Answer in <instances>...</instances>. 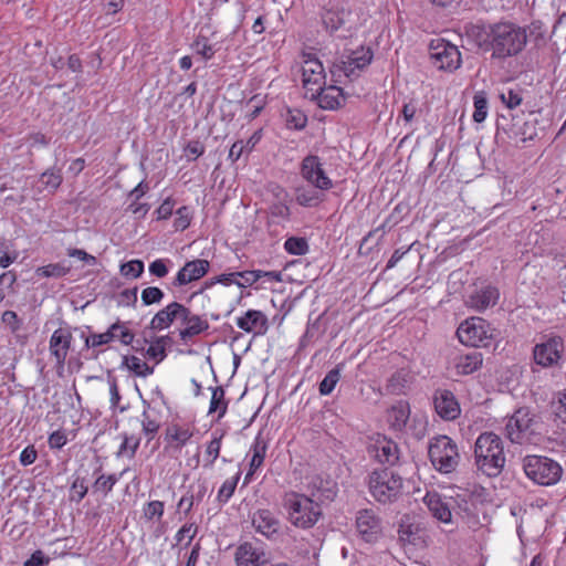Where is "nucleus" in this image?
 <instances>
[{
	"instance_id": "0eeeda50",
	"label": "nucleus",
	"mask_w": 566,
	"mask_h": 566,
	"mask_svg": "<svg viewBox=\"0 0 566 566\" xmlns=\"http://www.w3.org/2000/svg\"><path fill=\"white\" fill-rule=\"evenodd\" d=\"M373 56L370 48L360 46L333 61L329 69L331 74L333 77L340 75L348 78L356 77L361 70L370 64Z\"/></svg>"
},
{
	"instance_id": "393cba45",
	"label": "nucleus",
	"mask_w": 566,
	"mask_h": 566,
	"mask_svg": "<svg viewBox=\"0 0 566 566\" xmlns=\"http://www.w3.org/2000/svg\"><path fill=\"white\" fill-rule=\"evenodd\" d=\"M500 297L499 290L492 285H485L481 289H476L472 294L469 295L467 304L478 311L482 312L491 306H494Z\"/></svg>"
},
{
	"instance_id": "6ab92c4d",
	"label": "nucleus",
	"mask_w": 566,
	"mask_h": 566,
	"mask_svg": "<svg viewBox=\"0 0 566 566\" xmlns=\"http://www.w3.org/2000/svg\"><path fill=\"white\" fill-rule=\"evenodd\" d=\"M187 306L179 302H171L159 310L151 318L149 327L153 331H163L170 327L176 321L187 317Z\"/></svg>"
},
{
	"instance_id": "cd10ccee",
	"label": "nucleus",
	"mask_w": 566,
	"mask_h": 566,
	"mask_svg": "<svg viewBox=\"0 0 566 566\" xmlns=\"http://www.w3.org/2000/svg\"><path fill=\"white\" fill-rule=\"evenodd\" d=\"M193 436V429L188 426H180L178 423H171L167 427L165 432V441L167 447L175 451H181V449L190 441Z\"/></svg>"
},
{
	"instance_id": "3c124183",
	"label": "nucleus",
	"mask_w": 566,
	"mask_h": 566,
	"mask_svg": "<svg viewBox=\"0 0 566 566\" xmlns=\"http://www.w3.org/2000/svg\"><path fill=\"white\" fill-rule=\"evenodd\" d=\"M239 478L240 475L237 474L234 478L228 479L222 483L217 495V499L220 503H227L233 495Z\"/></svg>"
},
{
	"instance_id": "c03bdc74",
	"label": "nucleus",
	"mask_w": 566,
	"mask_h": 566,
	"mask_svg": "<svg viewBox=\"0 0 566 566\" xmlns=\"http://www.w3.org/2000/svg\"><path fill=\"white\" fill-rule=\"evenodd\" d=\"M473 120L476 123H482L486 118L488 115V99L483 92H478L473 97Z\"/></svg>"
},
{
	"instance_id": "79ce46f5",
	"label": "nucleus",
	"mask_w": 566,
	"mask_h": 566,
	"mask_svg": "<svg viewBox=\"0 0 566 566\" xmlns=\"http://www.w3.org/2000/svg\"><path fill=\"white\" fill-rule=\"evenodd\" d=\"M69 272L70 268L65 266L63 263H51L35 270L36 275L42 277H62Z\"/></svg>"
},
{
	"instance_id": "4be33fe9",
	"label": "nucleus",
	"mask_w": 566,
	"mask_h": 566,
	"mask_svg": "<svg viewBox=\"0 0 566 566\" xmlns=\"http://www.w3.org/2000/svg\"><path fill=\"white\" fill-rule=\"evenodd\" d=\"M433 406L436 412L443 420H454L461 413L460 405L452 391L438 389L433 394Z\"/></svg>"
},
{
	"instance_id": "338daca9",
	"label": "nucleus",
	"mask_w": 566,
	"mask_h": 566,
	"mask_svg": "<svg viewBox=\"0 0 566 566\" xmlns=\"http://www.w3.org/2000/svg\"><path fill=\"white\" fill-rule=\"evenodd\" d=\"M306 122H307L306 116L298 111L295 113L290 112L289 116L286 118L287 126L290 128H294L297 130L303 129L306 125Z\"/></svg>"
},
{
	"instance_id": "4d7b16f0",
	"label": "nucleus",
	"mask_w": 566,
	"mask_h": 566,
	"mask_svg": "<svg viewBox=\"0 0 566 566\" xmlns=\"http://www.w3.org/2000/svg\"><path fill=\"white\" fill-rule=\"evenodd\" d=\"M140 441H142V439L139 436L124 434V440L119 447V453H126L127 451H129V457L130 458L134 457L139 444H140Z\"/></svg>"
},
{
	"instance_id": "4468645a",
	"label": "nucleus",
	"mask_w": 566,
	"mask_h": 566,
	"mask_svg": "<svg viewBox=\"0 0 566 566\" xmlns=\"http://www.w3.org/2000/svg\"><path fill=\"white\" fill-rule=\"evenodd\" d=\"M356 530L363 541L375 543L382 533L381 521L373 510H360L356 514Z\"/></svg>"
},
{
	"instance_id": "6e6552de",
	"label": "nucleus",
	"mask_w": 566,
	"mask_h": 566,
	"mask_svg": "<svg viewBox=\"0 0 566 566\" xmlns=\"http://www.w3.org/2000/svg\"><path fill=\"white\" fill-rule=\"evenodd\" d=\"M459 340L471 347H488L493 339V329L481 317L465 319L457 329Z\"/></svg>"
},
{
	"instance_id": "864d4df0",
	"label": "nucleus",
	"mask_w": 566,
	"mask_h": 566,
	"mask_svg": "<svg viewBox=\"0 0 566 566\" xmlns=\"http://www.w3.org/2000/svg\"><path fill=\"white\" fill-rule=\"evenodd\" d=\"M197 532L198 526L195 523H186L176 533L175 541L177 544H180L185 538H187L188 541L185 546H188L197 535Z\"/></svg>"
},
{
	"instance_id": "9d476101",
	"label": "nucleus",
	"mask_w": 566,
	"mask_h": 566,
	"mask_svg": "<svg viewBox=\"0 0 566 566\" xmlns=\"http://www.w3.org/2000/svg\"><path fill=\"white\" fill-rule=\"evenodd\" d=\"M300 175L315 189L328 191L333 188V180L327 176L322 159L316 155H307L302 159Z\"/></svg>"
},
{
	"instance_id": "a19ab883",
	"label": "nucleus",
	"mask_w": 566,
	"mask_h": 566,
	"mask_svg": "<svg viewBox=\"0 0 566 566\" xmlns=\"http://www.w3.org/2000/svg\"><path fill=\"white\" fill-rule=\"evenodd\" d=\"M114 340H119L123 345H130L134 342L135 334L126 326V323L117 321L111 325Z\"/></svg>"
},
{
	"instance_id": "e433bc0d",
	"label": "nucleus",
	"mask_w": 566,
	"mask_h": 566,
	"mask_svg": "<svg viewBox=\"0 0 566 566\" xmlns=\"http://www.w3.org/2000/svg\"><path fill=\"white\" fill-rule=\"evenodd\" d=\"M228 401L226 400V392L222 387L212 389V395L209 405V413L218 412V420H220L227 412Z\"/></svg>"
},
{
	"instance_id": "5701e85b",
	"label": "nucleus",
	"mask_w": 566,
	"mask_h": 566,
	"mask_svg": "<svg viewBox=\"0 0 566 566\" xmlns=\"http://www.w3.org/2000/svg\"><path fill=\"white\" fill-rule=\"evenodd\" d=\"M237 326L245 333L262 336L269 329V321L263 312L249 310L237 318Z\"/></svg>"
},
{
	"instance_id": "473e14b6",
	"label": "nucleus",
	"mask_w": 566,
	"mask_h": 566,
	"mask_svg": "<svg viewBox=\"0 0 566 566\" xmlns=\"http://www.w3.org/2000/svg\"><path fill=\"white\" fill-rule=\"evenodd\" d=\"M483 363V357L480 352H471L464 355H459L454 360V368L457 375H470L476 371Z\"/></svg>"
},
{
	"instance_id": "f3484780",
	"label": "nucleus",
	"mask_w": 566,
	"mask_h": 566,
	"mask_svg": "<svg viewBox=\"0 0 566 566\" xmlns=\"http://www.w3.org/2000/svg\"><path fill=\"white\" fill-rule=\"evenodd\" d=\"M251 523L254 531L268 539H276L281 530V522L275 514L268 509L253 512Z\"/></svg>"
},
{
	"instance_id": "603ef678",
	"label": "nucleus",
	"mask_w": 566,
	"mask_h": 566,
	"mask_svg": "<svg viewBox=\"0 0 566 566\" xmlns=\"http://www.w3.org/2000/svg\"><path fill=\"white\" fill-rule=\"evenodd\" d=\"M114 334L112 333L111 326L104 333L92 334L85 339L86 347H98L102 345L109 344L114 340Z\"/></svg>"
},
{
	"instance_id": "37998d69",
	"label": "nucleus",
	"mask_w": 566,
	"mask_h": 566,
	"mask_svg": "<svg viewBox=\"0 0 566 566\" xmlns=\"http://www.w3.org/2000/svg\"><path fill=\"white\" fill-rule=\"evenodd\" d=\"M165 512V504L161 501L155 500L147 502L143 507V516L147 521L159 522Z\"/></svg>"
},
{
	"instance_id": "f257e3e1",
	"label": "nucleus",
	"mask_w": 566,
	"mask_h": 566,
	"mask_svg": "<svg viewBox=\"0 0 566 566\" xmlns=\"http://www.w3.org/2000/svg\"><path fill=\"white\" fill-rule=\"evenodd\" d=\"M314 478L311 482L312 496L297 492H287L283 496V507L286 511L289 522L298 528L313 527L322 516V509L317 501L332 500L335 496L334 483Z\"/></svg>"
},
{
	"instance_id": "b1692460",
	"label": "nucleus",
	"mask_w": 566,
	"mask_h": 566,
	"mask_svg": "<svg viewBox=\"0 0 566 566\" xmlns=\"http://www.w3.org/2000/svg\"><path fill=\"white\" fill-rule=\"evenodd\" d=\"M423 503L434 518L444 524L452 523L451 505L439 493L427 492L423 496Z\"/></svg>"
},
{
	"instance_id": "2f4dec72",
	"label": "nucleus",
	"mask_w": 566,
	"mask_h": 566,
	"mask_svg": "<svg viewBox=\"0 0 566 566\" xmlns=\"http://www.w3.org/2000/svg\"><path fill=\"white\" fill-rule=\"evenodd\" d=\"M375 458L384 464L394 465L399 460V449L396 442L387 439L378 440L375 446Z\"/></svg>"
},
{
	"instance_id": "dca6fc26",
	"label": "nucleus",
	"mask_w": 566,
	"mask_h": 566,
	"mask_svg": "<svg viewBox=\"0 0 566 566\" xmlns=\"http://www.w3.org/2000/svg\"><path fill=\"white\" fill-rule=\"evenodd\" d=\"M235 566H273L269 553L250 542L240 544L234 552Z\"/></svg>"
},
{
	"instance_id": "6e6d98bb",
	"label": "nucleus",
	"mask_w": 566,
	"mask_h": 566,
	"mask_svg": "<svg viewBox=\"0 0 566 566\" xmlns=\"http://www.w3.org/2000/svg\"><path fill=\"white\" fill-rule=\"evenodd\" d=\"M193 51L205 57L206 60H210L214 55L213 46L208 42L206 38H198L192 44Z\"/></svg>"
},
{
	"instance_id": "1a4fd4ad",
	"label": "nucleus",
	"mask_w": 566,
	"mask_h": 566,
	"mask_svg": "<svg viewBox=\"0 0 566 566\" xmlns=\"http://www.w3.org/2000/svg\"><path fill=\"white\" fill-rule=\"evenodd\" d=\"M535 418L527 408L517 409L509 419L505 430L513 443L523 444L531 441L535 432Z\"/></svg>"
},
{
	"instance_id": "c756f323",
	"label": "nucleus",
	"mask_w": 566,
	"mask_h": 566,
	"mask_svg": "<svg viewBox=\"0 0 566 566\" xmlns=\"http://www.w3.org/2000/svg\"><path fill=\"white\" fill-rule=\"evenodd\" d=\"M410 417V406L405 400H399L387 411V421L391 429L402 431Z\"/></svg>"
},
{
	"instance_id": "58836bf2",
	"label": "nucleus",
	"mask_w": 566,
	"mask_h": 566,
	"mask_svg": "<svg viewBox=\"0 0 566 566\" xmlns=\"http://www.w3.org/2000/svg\"><path fill=\"white\" fill-rule=\"evenodd\" d=\"M284 250L292 255H305L310 247L305 238L291 237L285 240Z\"/></svg>"
},
{
	"instance_id": "c9c22d12",
	"label": "nucleus",
	"mask_w": 566,
	"mask_h": 566,
	"mask_svg": "<svg viewBox=\"0 0 566 566\" xmlns=\"http://www.w3.org/2000/svg\"><path fill=\"white\" fill-rule=\"evenodd\" d=\"M62 180L63 178L60 170L48 169L38 180L39 190H46L52 193L61 186Z\"/></svg>"
},
{
	"instance_id": "9b49d317",
	"label": "nucleus",
	"mask_w": 566,
	"mask_h": 566,
	"mask_svg": "<svg viewBox=\"0 0 566 566\" xmlns=\"http://www.w3.org/2000/svg\"><path fill=\"white\" fill-rule=\"evenodd\" d=\"M303 87L305 92H317L321 90L319 85L326 84V74L323 63L317 59L313 52L303 51L301 54Z\"/></svg>"
},
{
	"instance_id": "e2e57ef3",
	"label": "nucleus",
	"mask_w": 566,
	"mask_h": 566,
	"mask_svg": "<svg viewBox=\"0 0 566 566\" xmlns=\"http://www.w3.org/2000/svg\"><path fill=\"white\" fill-rule=\"evenodd\" d=\"M205 153V145L200 140H191L185 148L188 160H196Z\"/></svg>"
},
{
	"instance_id": "f704fd0d",
	"label": "nucleus",
	"mask_w": 566,
	"mask_h": 566,
	"mask_svg": "<svg viewBox=\"0 0 566 566\" xmlns=\"http://www.w3.org/2000/svg\"><path fill=\"white\" fill-rule=\"evenodd\" d=\"M127 470L122 471L117 474H99L96 476L95 482L92 485L93 493H102L106 496L109 492H112L115 484L119 481V479L125 474Z\"/></svg>"
},
{
	"instance_id": "de8ad7c7",
	"label": "nucleus",
	"mask_w": 566,
	"mask_h": 566,
	"mask_svg": "<svg viewBox=\"0 0 566 566\" xmlns=\"http://www.w3.org/2000/svg\"><path fill=\"white\" fill-rule=\"evenodd\" d=\"M212 440L208 443L206 455H207V462L205 463V467H212L214 461L218 459L220 454L221 449V440L223 434L217 436V432L212 433Z\"/></svg>"
},
{
	"instance_id": "aec40b11",
	"label": "nucleus",
	"mask_w": 566,
	"mask_h": 566,
	"mask_svg": "<svg viewBox=\"0 0 566 566\" xmlns=\"http://www.w3.org/2000/svg\"><path fill=\"white\" fill-rule=\"evenodd\" d=\"M319 86L321 90H317V92L307 91L305 94L310 99L316 101L321 108L334 111L344 104L345 96L340 87L336 85L326 86V84Z\"/></svg>"
},
{
	"instance_id": "7ed1b4c3",
	"label": "nucleus",
	"mask_w": 566,
	"mask_h": 566,
	"mask_svg": "<svg viewBox=\"0 0 566 566\" xmlns=\"http://www.w3.org/2000/svg\"><path fill=\"white\" fill-rule=\"evenodd\" d=\"M527 43V34L524 28L512 22L495 23L493 34L492 56L506 59L517 55Z\"/></svg>"
},
{
	"instance_id": "5fc2aeb1",
	"label": "nucleus",
	"mask_w": 566,
	"mask_h": 566,
	"mask_svg": "<svg viewBox=\"0 0 566 566\" xmlns=\"http://www.w3.org/2000/svg\"><path fill=\"white\" fill-rule=\"evenodd\" d=\"M17 282V274L13 271L3 272L0 275V303L6 298L7 291L12 290Z\"/></svg>"
},
{
	"instance_id": "bf43d9fd",
	"label": "nucleus",
	"mask_w": 566,
	"mask_h": 566,
	"mask_svg": "<svg viewBox=\"0 0 566 566\" xmlns=\"http://www.w3.org/2000/svg\"><path fill=\"white\" fill-rule=\"evenodd\" d=\"M167 338L168 337L157 338L156 342L147 348L146 354L158 361L163 360L166 357L165 344Z\"/></svg>"
},
{
	"instance_id": "13d9d810",
	"label": "nucleus",
	"mask_w": 566,
	"mask_h": 566,
	"mask_svg": "<svg viewBox=\"0 0 566 566\" xmlns=\"http://www.w3.org/2000/svg\"><path fill=\"white\" fill-rule=\"evenodd\" d=\"M406 381V374L403 371H397L388 379L387 390L391 394H400Z\"/></svg>"
},
{
	"instance_id": "a211bd4d",
	"label": "nucleus",
	"mask_w": 566,
	"mask_h": 566,
	"mask_svg": "<svg viewBox=\"0 0 566 566\" xmlns=\"http://www.w3.org/2000/svg\"><path fill=\"white\" fill-rule=\"evenodd\" d=\"M210 270V262L206 259H195L187 261L178 271L171 282L175 287L186 286L195 281L202 279Z\"/></svg>"
},
{
	"instance_id": "8fccbe9b",
	"label": "nucleus",
	"mask_w": 566,
	"mask_h": 566,
	"mask_svg": "<svg viewBox=\"0 0 566 566\" xmlns=\"http://www.w3.org/2000/svg\"><path fill=\"white\" fill-rule=\"evenodd\" d=\"M144 272V262L142 260H130L120 265V274L125 277L137 279Z\"/></svg>"
},
{
	"instance_id": "680f3d73",
	"label": "nucleus",
	"mask_w": 566,
	"mask_h": 566,
	"mask_svg": "<svg viewBox=\"0 0 566 566\" xmlns=\"http://www.w3.org/2000/svg\"><path fill=\"white\" fill-rule=\"evenodd\" d=\"M500 98L510 109L520 106L522 103V96L520 92L514 90H509L507 92L501 93Z\"/></svg>"
},
{
	"instance_id": "a18cd8bd",
	"label": "nucleus",
	"mask_w": 566,
	"mask_h": 566,
	"mask_svg": "<svg viewBox=\"0 0 566 566\" xmlns=\"http://www.w3.org/2000/svg\"><path fill=\"white\" fill-rule=\"evenodd\" d=\"M88 488L85 478L76 476L70 488V501L80 503L87 494Z\"/></svg>"
},
{
	"instance_id": "f03ea898",
	"label": "nucleus",
	"mask_w": 566,
	"mask_h": 566,
	"mask_svg": "<svg viewBox=\"0 0 566 566\" xmlns=\"http://www.w3.org/2000/svg\"><path fill=\"white\" fill-rule=\"evenodd\" d=\"M474 460L479 471L488 476H497L505 465L502 439L493 432L481 433L474 443Z\"/></svg>"
},
{
	"instance_id": "774afa93",
	"label": "nucleus",
	"mask_w": 566,
	"mask_h": 566,
	"mask_svg": "<svg viewBox=\"0 0 566 566\" xmlns=\"http://www.w3.org/2000/svg\"><path fill=\"white\" fill-rule=\"evenodd\" d=\"M175 201L168 197L155 211L158 220H166L174 213Z\"/></svg>"
},
{
	"instance_id": "20e7f679",
	"label": "nucleus",
	"mask_w": 566,
	"mask_h": 566,
	"mask_svg": "<svg viewBox=\"0 0 566 566\" xmlns=\"http://www.w3.org/2000/svg\"><path fill=\"white\" fill-rule=\"evenodd\" d=\"M371 496L381 504L395 502L402 490V478L388 468L376 469L368 476Z\"/></svg>"
},
{
	"instance_id": "bb28decb",
	"label": "nucleus",
	"mask_w": 566,
	"mask_h": 566,
	"mask_svg": "<svg viewBox=\"0 0 566 566\" xmlns=\"http://www.w3.org/2000/svg\"><path fill=\"white\" fill-rule=\"evenodd\" d=\"M268 450V442L265 438L262 436L261 432L256 434L254 438V441L250 448V453L252 454L250 464H249V471L247 472L244 476V484H248L252 481L254 473L258 469H260L263 465L265 454Z\"/></svg>"
},
{
	"instance_id": "72a5a7b5",
	"label": "nucleus",
	"mask_w": 566,
	"mask_h": 566,
	"mask_svg": "<svg viewBox=\"0 0 566 566\" xmlns=\"http://www.w3.org/2000/svg\"><path fill=\"white\" fill-rule=\"evenodd\" d=\"M323 192L315 188L298 187L295 191V199L302 207H316L324 200Z\"/></svg>"
},
{
	"instance_id": "49530a36",
	"label": "nucleus",
	"mask_w": 566,
	"mask_h": 566,
	"mask_svg": "<svg viewBox=\"0 0 566 566\" xmlns=\"http://www.w3.org/2000/svg\"><path fill=\"white\" fill-rule=\"evenodd\" d=\"M192 220V210L188 206H182L177 209L176 218L174 220V228L176 231L186 230Z\"/></svg>"
},
{
	"instance_id": "4c0bfd02",
	"label": "nucleus",
	"mask_w": 566,
	"mask_h": 566,
	"mask_svg": "<svg viewBox=\"0 0 566 566\" xmlns=\"http://www.w3.org/2000/svg\"><path fill=\"white\" fill-rule=\"evenodd\" d=\"M123 365L139 377H147L154 373V367L137 356H124Z\"/></svg>"
},
{
	"instance_id": "7c9ffc66",
	"label": "nucleus",
	"mask_w": 566,
	"mask_h": 566,
	"mask_svg": "<svg viewBox=\"0 0 566 566\" xmlns=\"http://www.w3.org/2000/svg\"><path fill=\"white\" fill-rule=\"evenodd\" d=\"M144 411L142 413V430L148 441L153 440L160 429L158 412L150 407L147 400L143 399Z\"/></svg>"
},
{
	"instance_id": "ea45409f",
	"label": "nucleus",
	"mask_w": 566,
	"mask_h": 566,
	"mask_svg": "<svg viewBox=\"0 0 566 566\" xmlns=\"http://www.w3.org/2000/svg\"><path fill=\"white\" fill-rule=\"evenodd\" d=\"M340 379V369L339 367H335L332 370H329L326 376L323 378V380L319 382V394L322 396H327L332 394V391L335 389L337 382Z\"/></svg>"
},
{
	"instance_id": "09e8293b",
	"label": "nucleus",
	"mask_w": 566,
	"mask_h": 566,
	"mask_svg": "<svg viewBox=\"0 0 566 566\" xmlns=\"http://www.w3.org/2000/svg\"><path fill=\"white\" fill-rule=\"evenodd\" d=\"M165 297V293L157 286H148L142 291V303L145 306L159 304Z\"/></svg>"
},
{
	"instance_id": "ddd939ff",
	"label": "nucleus",
	"mask_w": 566,
	"mask_h": 566,
	"mask_svg": "<svg viewBox=\"0 0 566 566\" xmlns=\"http://www.w3.org/2000/svg\"><path fill=\"white\" fill-rule=\"evenodd\" d=\"M564 352V343L560 337H548L536 344L533 348V358L536 365L543 368L558 365Z\"/></svg>"
},
{
	"instance_id": "c85d7f7f",
	"label": "nucleus",
	"mask_w": 566,
	"mask_h": 566,
	"mask_svg": "<svg viewBox=\"0 0 566 566\" xmlns=\"http://www.w3.org/2000/svg\"><path fill=\"white\" fill-rule=\"evenodd\" d=\"M186 316L187 317L181 318V323L185 324L186 327L179 331V337L182 342H188L209 328L208 321L200 315L193 314L189 307H187Z\"/></svg>"
},
{
	"instance_id": "423d86ee",
	"label": "nucleus",
	"mask_w": 566,
	"mask_h": 566,
	"mask_svg": "<svg viewBox=\"0 0 566 566\" xmlns=\"http://www.w3.org/2000/svg\"><path fill=\"white\" fill-rule=\"evenodd\" d=\"M524 472L539 485H553L562 475V467L558 462L542 455H528L524 459Z\"/></svg>"
},
{
	"instance_id": "f8f14e48",
	"label": "nucleus",
	"mask_w": 566,
	"mask_h": 566,
	"mask_svg": "<svg viewBox=\"0 0 566 566\" xmlns=\"http://www.w3.org/2000/svg\"><path fill=\"white\" fill-rule=\"evenodd\" d=\"M430 59L432 64L443 71H455L461 65V53L459 49L444 40H437L431 43Z\"/></svg>"
},
{
	"instance_id": "2eb2a0df",
	"label": "nucleus",
	"mask_w": 566,
	"mask_h": 566,
	"mask_svg": "<svg viewBox=\"0 0 566 566\" xmlns=\"http://www.w3.org/2000/svg\"><path fill=\"white\" fill-rule=\"evenodd\" d=\"M350 12L343 8L326 9L322 14V22L331 35L340 39L352 36V29L347 27Z\"/></svg>"
},
{
	"instance_id": "412c9836",
	"label": "nucleus",
	"mask_w": 566,
	"mask_h": 566,
	"mask_svg": "<svg viewBox=\"0 0 566 566\" xmlns=\"http://www.w3.org/2000/svg\"><path fill=\"white\" fill-rule=\"evenodd\" d=\"M72 340L73 335L67 327H60L55 329L50 337V354L55 359L56 366L60 368L65 364Z\"/></svg>"
},
{
	"instance_id": "39448f33",
	"label": "nucleus",
	"mask_w": 566,
	"mask_h": 566,
	"mask_svg": "<svg viewBox=\"0 0 566 566\" xmlns=\"http://www.w3.org/2000/svg\"><path fill=\"white\" fill-rule=\"evenodd\" d=\"M428 453L433 468L442 474L455 471L459 465L460 454L458 446L447 436L432 438L429 443Z\"/></svg>"
},
{
	"instance_id": "69168bd1",
	"label": "nucleus",
	"mask_w": 566,
	"mask_h": 566,
	"mask_svg": "<svg viewBox=\"0 0 566 566\" xmlns=\"http://www.w3.org/2000/svg\"><path fill=\"white\" fill-rule=\"evenodd\" d=\"M453 501L457 503L458 507L467 515L473 514L474 504L470 494H458Z\"/></svg>"
},
{
	"instance_id": "a878e982",
	"label": "nucleus",
	"mask_w": 566,
	"mask_h": 566,
	"mask_svg": "<svg viewBox=\"0 0 566 566\" xmlns=\"http://www.w3.org/2000/svg\"><path fill=\"white\" fill-rule=\"evenodd\" d=\"M495 23H471L465 27L467 35L483 51H492Z\"/></svg>"
},
{
	"instance_id": "052dcab7",
	"label": "nucleus",
	"mask_w": 566,
	"mask_h": 566,
	"mask_svg": "<svg viewBox=\"0 0 566 566\" xmlns=\"http://www.w3.org/2000/svg\"><path fill=\"white\" fill-rule=\"evenodd\" d=\"M138 289H126L118 294L117 303L119 306H135L137 303Z\"/></svg>"
},
{
	"instance_id": "0e129e2a",
	"label": "nucleus",
	"mask_w": 566,
	"mask_h": 566,
	"mask_svg": "<svg viewBox=\"0 0 566 566\" xmlns=\"http://www.w3.org/2000/svg\"><path fill=\"white\" fill-rule=\"evenodd\" d=\"M167 262H170V261L164 260V259H157V260L153 261L148 268L149 273L151 275L160 277V279L165 277L169 272L167 264H166Z\"/></svg>"
}]
</instances>
